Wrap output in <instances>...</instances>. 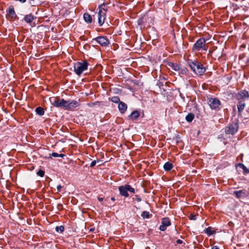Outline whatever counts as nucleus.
I'll list each match as a JSON object with an SVG mask.
<instances>
[{
	"instance_id": "17",
	"label": "nucleus",
	"mask_w": 249,
	"mask_h": 249,
	"mask_svg": "<svg viewBox=\"0 0 249 249\" xmlns=\"http://www.w3.org/2000/svg\"><path fill=\"white\" fill-rule=\"evenodd\" d=\"M140 116V113L139 111L135 110L132 112L131 114L129 116V118L132 120H135L137 119Z\"/></svg>"
},
{
	"instance_id": "40",
	"label": "nucleus",
	"mask_w": 249,
	"mask_h": 249,
	"mask_svg": "<svg viewBox=\"0 0 249 249\" xmlns=\"http://www.w3.org/2000/svg\"><path fill=\"white\" fill-rule=\"evenodd\" d=\"M186 71V69H183V70H182V71H183L184 72H185Z\"/></svg>"
},
{
	"instance_id": "1",
	"label": "nucleus",
	"mask_w": 249,
	"mask_h": 249,
	"mask_svg": "<svg viewBox=\"0 0 249 249\" xmlns=\"http://www.w3.org/2000/svg\"><path fill=\"white\" fill-rule=\"evenodd\" d=\"M187 64L192 71L199 76L202 75L206 71L205 68L203 65L196 60L192 61L188 60Z\"/></svg>"
},
{
	"instance_id": "39",
	"label": "nucleus",
	"mask_w": 249,
	"mask_h": 249,
	"mask_svg": "<svg viewBox=\"0 0 249 249\" xmlns=\"http://www.w3.org/2000/svg\"><path fill=\"white\" fill-rule=\"evenodd\" d=\"M111 200L112 201H114L115 200V197H112L111 198Z\"/></svg>"
},
{
	"instance_id": "29",
	"label": "nucleus",
	"mask_w": 249,
	"mask_h": 249,
	"mask_svg": "<svg viewBox=\"0 0 249 249\" xmlns=\"http://www.w3.org/2000/svg\"><path fill=\"white\" fill-rule=\"evenodd\" d=\"M36 174L37 176L40 177H43L44 176V174H45V172L44 171L41 170V169H39L36 173Z\"/></svg>"
},
{
	"instance_id": "19",
	"label": "nucleus",
	"mask_w": 249,
	"mask_h": 249,
	"mask_svg": "<svg viewBox=\"0 0 249 249\" xmlns=\"http://www.w3.org/2000/svg\"><path fill=\"white\" fill-rule=\"evenodd\" d=\"M85 21L88 23H90L92 22V17L89 13H85L83 16Z\"/></svg>"
},
{
	"instance_id": "15",
	"label": "nucleus",
	"mask_w": 249,
	"mask_h": 249,
	"mask_svg": "<svg viewBox=\"0 0 249 249\" xmlns=\"http://www.w3.org/2000/svg\"><path fill=\"white\" fill-rule=\"evenodd\" d=\"M233 195H235L237 198L245 197L246 196V191L245 190L235 191L233 192Z\"/></svg>"
},
{
	"instance_id": "36",
	"label": "nucleus",
	"mask_w": 249,
	"mask_h": 249,
	"mask_svg": "<svg viewBox=\"0 0 249 249\" xmlns=\"http://www.w3.org/2000/svg\"><path fill=\"white\" fill-rule=\"evenodd\" d=\"M176 242L178 244H181L183 243V241L180 239H178Z\"/></svg>"
},
{
	"instance_id": "18",
	"label": "nucleus",
	"mask_w": 249,
	"mask_h": 249,
	"mask_svg": "<svg viewBox=\"0 0 249 249\" xmlns=\"http://www.w3.org/2000/svg\"><path fill=\"white\" fill-rule=\"evenodd\" d=\"M34 18V16L31 14L26 15L24 18L25 21L28 23H30L33 20Z\"/></svg>"
},
{
	"instance_id": "11",
	"label": "nucleus",
	"mask_w": 249,
	"mask_h": 249,
	"mask_svg": "<svg viewBox=\"0 0 249 249\" xmlns=\"http://www.w3.org/2000/svg\"><path fill=\"white\" fill-rule=\"evenodd\" d=\"M171 225V222L169 218L164 217L161 219V224L159 227V230L161 231H165L167 227Z\"/></svg>"
},
{
	"instance_id": "7",
	"label": "nucleus",
	"mask_w": 249,
	"mask_h": 249,
	"mask_svg": "<svg viewBox=\"0 0 249 249\" xmlns=\"http://www.w3.org/2000/svg\"><path fill=\"white\" fill-rule=\"evenodd\" d=\"M80 104L79 100H70L67 101V104L66 106V110H73L76 107H80Z\"/></svg>"
},
{
	"instance_id": "22",
	"label": "nucleus",
	"mask_w": 249,
	"mask_h": 249,
	"mask_svg": "<svg viewBox=\"0 0 249 249\" xmlns=\"http://www.w3.org/2000/svg\"><path fill=\"white\" fill-rule=\"evenodd\" d=\"M36 112L37 114L40 116H42L44 114V111L43 108L41 107H37L36 108Z\"/></svg>"
},
{
	"instance_id": "37",
	"label": "nucleus",
	"mask_w": 249,
	"mask_h": 249,
	"mask_svg": "<svg viewBox=\"0 0 249 249\" xmlns=\"http://www.w3.org/2000/svg\"><path fill=\"white\" fill-rule=\"evenodd\" d=\"M212 249H219V248L216 246H214L212 248Z\"/></svg>"
},
{
	"instance_id": "20",
	"label": "nucleus",
	"mask_w": 249,
	"mask_h": 249,
	"mask_svg": "<svg viewBox=\"0 0 249 249\" xmlns=\"http://www.w3.org/2000/svg\"><path fill=\"white\" fill-rule=\"evenodd\" d=\"M172 168L173 164L169 162H166L163 166V168L164 170L166 171H170L172 169Z\"/></svg>"
},
{
	"instance_id": "3",
	"label": "nucleus",
	"mask_w": 249,
	"mask_h": 249,
	"mask_svg": "<svg viewBox=\"0 0 249 249\" xmlns=\"http://www.w3.org/2000/svg\"><path fill=\"white\" fill-rule=\"evenodd\" d=\"M89 65V64L86 60L77 62L74 64V71L77 75H80L84 71L87 70Z\"/></svg>"
},
{
	"instance_id": "34",
	"label": "nucleus",
	"mask_w": 249,
	"mask_h": 249,
	"mask_svg": "<svg viewBox=\"0 0 249 249\" xmlns=\"http://www.w3.org/2000/svg\"><path fill=\"white\" fill-rule=\"evenodd\" d=\"M96 163V160H93V161L91 162V163H90V166L91 167H94V166L95 165Z\"/></svg>"
},
{
	"instance_id": "14",
	"label": "nucleus",
	"mask_w": 249,
	"mask_h": 249,
	"mask_svg": "<svg viewBox=\"0 0 249 249\" xmlns=\"http://www.w3.org/2000/svg\"><path fill=\"white\" fill-rule=\"evenodd\" d=\"M245 107L246 104L244 101L238 100L237 107L238 115H241L242 114L243 111Z\"/></svg>"
},
{
	"instance_id": "13",
	"label": "nucleus",
	"mask_w": 249,
	"mask_h": 249,
	"mask_svg": "<svg viewBox=\"0 0 249 249\" xmlns=\"http://www.w3.org/2000/svg\"><path fill=\"white\" fill-rule=\"evenodd\" d=\"M8 16L13 20H15L17 18V15L15 12L14 8L13 5L9 6L7 10Z\"/></svg>"
},
{
	"instance_id": "33",
	"label": "nucleus",
	"mask_w": 249,
	"mask_h": 249,
	"mask_svg": "<svg viewBox=\"0 0 249 249\" xmlns=\"http://www.w3.org/2000/svg\"><path fill=\"white\" fill-rule=\"evenodd\" d=\"M135 200L139 202L142 201L141 198L138 195L135 196Z\"/></svg>"
},
{
	"instance_id": "31",
	"label": "nucleus",
	"mask_w": 249,
	"mask_h": 249,
	"mask_svg": "<svg viewBox=\"0 0 249 249\" xmlns=\"http://www.w3.org/2000/svg\"><path fill=\"white\" fill-rule=\"evenodd\" d=\"M99 102H93V103H88L87 104L88 106L89 107H93L94 106L96 105H97L98 104H99Z\"/></svg>"
},
{
	"instance_id": "12",
	"label": "nucleus",
	"mask_w": 249,
	"mask_h": 249,
	"mask_svg": "<svg viewBox=\"0 0 249 249\" xmlns=\"http://www.w3.org/2000/svg\"><path fill=\"white\" fill-rule=\"evenodd\" d=\"M66 104L67 101L65 100L64 99L55 100L52 103L53 106L57 107H63L65 109L66 108Z\"/></svg>"
},
{
	"instance_id": "2",
	"label": "nucleus",
	"mask_w": 249,
	"mask_h": 249,
	"mask_svg": "<svg viewBox=\"0 0 249 249\" xmlns=\"http://www.w3.org/2000/svg\"><path fill=\"white\" fill-rule=\"evenodd\" d=\"M98 8L99 10L98 13V22L99 26H102L105 22L107 8L106 7L104 3L100 4Z\"/></svg>"
},
{
	"instance_id": "8",
	"label": "nucleus",
	"mask_w": 249,
	"mask_h": 249,
	"mask_svg": "<svg viewBox=\"0 0 249 249\" xmlns=\"http://www.w3.org/2000/svg\"><path fill=\"white\" fill-rule=\"evenodd\" d=\"M237 100L244 101L249 98V92L246 90H241L236 95Z\"/></svg>"
},
{
	"instance_id": "38",
	"label": "nucleus",
	"mask_w": 249,
	"mask_h": 249,
	"mask_svg": "<svg viewBox=\"0 0 249 249\" xmlns=\"http://www.w3.org/2000/svg\"><path fill=\"white\" fill-rule=\"evenodd\" d=\"M98 199L99 201H102L103 200V198L102 197H98Z\"/></svg>"
},
{
	"instance_id": "25",
	"label": "nucleus",
	"mask_w": 249,
	"mask_h": 249,
	"mask_svg": "<svg viewBox=\"0 0 249 249\" xmlns=\"http://www.w3.org/2000/svg\"><path fill=\"white\" fill-rule=\"evenodd\" d=\"M141 216L143 218H148L149 217V212L147 211H143L142 213Z\"/></svg>"
},
{
	"instance_id": "6",
	"label": "nucleus",
	"mask_w": 249,
	"mask_h": 249,
	"mask_svg": "<svg viewBox=\"0 0 249 249\" xmlns=\"http://www.w3.org/2000/svg\"><path fill=\"white\" fill-rule=\"evenodd\" d=\"M238 124L236 123H233L230 124L225 128V133L227 134L233 135L235 134L238 129Z\"/></svg>"
},
{
	"instance_id": "35",
	"label": "nucleus",
	"mask_w": 249,
	"mask_h": 249,
	"mask_svg": "<svg viewBox=\"0 0 249 249\" xmlns=\"http://www.w3.org/2000/svg\"><path fill=\"white\" fill-rule=\"evenodd\" d=\"M61 188H62V186H61V185H58L57 186V191H58V192H60Z\"/></svg>"
},
{
	"instance_id": "32",
	"label": "nucleus",
	"mask_w": 249,
	"mask_h": 249,
	"mask_svg": "<svg viewBox=\"0 0 249 249\" xmlns=\"http://www.w3.org/2000/svg\"><path fill=\"white\" fill-rule=\"evenodd\" d=\"M196 217H197V215H194V214H190V215L189 216V218H190V219H191V220H196Z\"/></svg>"
},
{
	"instance_id": "27",
	"label": "nucleus",
	"mask_w": 249,
	"mask_h": 249,
	"mask_svg": "<svg viewBox=\"0 0 249 249\" xmlns=\"http://www.w3.org/2000/svg\"><path fill=\"white\" fill-rule=\"evenodd\" d=\"M51 156H52L53 157H61L63 158L65 155L63 154H58L55 152H53L51 154Z\"/></svg>"
},
{
	"instance_id": "4",
	"label": "nucleus",
	"mask_w": 249,
	"mask_h": 249,
	"mask_svg": "<svg viewBox=\"0 0 249 249\" xmlns=\"http://www.w3.org/2000/svg\"><path fill=\"white\" fill-rule=\"evenodd\" d=\"M206 40L202 37L198 39L193 46L192 50L193 52H198L201 50L207 51L208 47L205 45Z\"/></svg>"
},
{
	"instance_id": "16",
	"label": "nucleus",
	"mask_w": 249,
	"mask_h": 249,
	"mask_svg": "<svg viewBox=\"0 0 249 249\" xmlns=\"http://www.w3.org/2000/svg\"><path fill=\"white\" fill-rule=\"evenodd\" d=\"M127 108V105L123 102H120L118 105V108L121 113H124Z\"/></svg>"
},
{
	"instance_id": "24",
	"label": "nucleus",
	"mask_w": 249,
	"mask_h": 249,
	"mask_svg": "<svg viewBox=\"0 0 249 249\" xmlns=\"http://www.w3.org/2000/svg\"><path fill=\"white\" fill-rule=\"evenodd\" d=\"M194 118V115L192 113H189L186 116V120L188 122H191Z\"/></svg>"
},
{
	"instance_id": "23",
	"label": "nucleus",
	"mask_w": 249,
	"mask_h": 249,
	"mask_svg": "<svg viewBox=\"0 0 249 249\" xmlns=\"http://www.w3.org/2000/svg\"><path fill=\"white\" fill-rule=\"evenodd\" d=\"M205 232L208 235H211L214 233L215 231H213L211 227H209L205 230Z\"/></svg>"
},
{
	"instance_id": "9",
	"label": "nucleus",
	"mask_w": 249,
	"mask_h": 249,
	"mask_svg": "<svg viewBox=\"0 0 249 249\" xmlns=\"http://www.w3.org/2000/svg\"><path fill=\"white\" fill-rule=\"evenodd\" d=\"M93 40H95L98 44L103 47H106L109 44V40L108 39L104 36H98L94 38Z\"/></svg>"
},
{
	"instance_id": "30",
	"label": "nucleus",
	"mask_w": 249,
	"mask_h": 249,
	"mask_svg": "<svg viewBox=\"0 0 249 249\" xmlns=\"http://www.w3.org/2000/svg\"><path fill=\"white\" fill-rule=\"evenodd\" d=\"M171 67L172 68V69L176 71H178L179 70V66L178 65V64H172V65H171Z\"/></svg>"
},
{
	"instance_id": "28",
	"label": "nucleus",
	"mask_w": 249,
	"mask_h": 249,
	"mask_svg": "<svg viewBox=\"0 0 249 249\" xmlns=\"http://www.w3.org/2000/svg\"><path fill=\"white\" fill-rule=\"evenodd\" d=\"M64 230V227L63 226H56L55 227V231L57 232L60 231V232H63Z\"/></svg>"
},
{
	"instance_id": "26",
	"label": "nucleus",
	"mask_w": 249,
	"mask_h": 249,
	"mask_svg": "<svg viewBox=\"0 0 249 249\" xmlns=\"http://www.w3.org/2000/svg\"><path fill=\"white\" fill-rule=\"evenodd\" d=\"M111 101L115 103H120V98L118 96H113L111 98Z\"/></svg>"
},
{
	"instance_id": "5",
	"label": "nucleus",
	"mask_w": 249,
	"mask_h": 249,
	"mask_svg": "<svg viewBox=\"0 0 249 249\" xmlns=\"http://www.w3.org/2000/svg\"><path fill=\"white\" fill-rule=\"evenodd\" d=\"M118 189L120 192V194L122 196H124L125 197L129 196L128 191L133 194L135 193L134 188L131 187L129 184H125L124 186H120L119 187Z\"/></svg>"
},
{
	"instance_id": "10",
	"label": "nucleus",
	"mask_w": 249,
	"mask_h": 249,
	"mask_svg": "<svg viewBox=\"0 0 249 249\" xmlns=\"http://www.w3.org/2000/svg\"><path fill=\"white\" fill-rule=\"evenodd\" d=\"M221 102L220 100L216 98H211L208 100V104L212 109H216L220 105Z\"/></svg>"
},
{
	"instance_id": "21",
	"label": "nucleus",
	"mask_w": 249,
	"mask_h": 249,
	"mask_svg": "<svg viewBox=\"0 0 249 249\" xmlns=\"http://www.w3.org/2000/svg\"><path fill=\"white\" fill-rule=\"evenodd\" d=\"M238 166L243 169V174L244 175L249 174V169L247 168L243 163H239L238 164Z\"/></svg>"
}]
</instances>
